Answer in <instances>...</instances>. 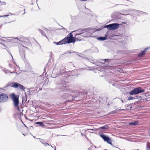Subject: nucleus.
Masks as SVG:
<instances>
[{
	"mask_svg": "<svg viewBox=\"0 0 150 150\" xmlns=\"http://www.w3.org/2000/svg\"><path fill=\"white\" fill-rule=\"evenodd\" d=\"M138 123V122L137 121H136L135 122L129 123V125H137Z\"/></svg>",
	"mask_w": 150,
	"mask_h": 150,
	"instance_id": "4468645a",
	"label": "nucleus"
},
{
	"mask_svg": "<svg viewBox=\"0 0 150 150\" xmlns=\"http://www.w3.org/2000/svg\"><path fill=\"white\" fill-rule=\"evenodd\" d=\"M110 60V59H105L104 60V62H105L107 61H109Z\"/></svg>",
	"mask_w": 150,
	"mask_h": 150,
	"instance_id": "a878e982",
	"label": "nucleus"
},
{
	"mask_svg": "<svg viewBox=\"0 0 150 150\" xmlns=\"http://www.w3.org/2000/svg\"><path fill=\"white\" fill-rule=\"evenodd\" d=\"M20 52L21 57L22 59H24L25 58L24 51V50H23L22 51H21V50H20Z\"/></svg>",
	"mask_w": 150,
	"mask_h": 150,
	"instance_id": "9b49d317",
	"label": "nucleus"
},
{
	"mask_svg": "<svg viewBox=\"0 0 150 150\" xmlns=\"http://www.w3.org/2000/svg\"><path fill=\"white\" fill-rule=\"evenodd\" d=\"M80 1H84V0H80Z\"/></svg>",
	"mask_w": 150,
	"mask_h": 150,
	"instance_id": "79ce46f5",
	"label": "nucleus"
},
{
	"mask_svg": "<svg viewBox=\"0 0 150 150\" xmlns=\"http://www.w3.org/2000/svg\"><path fill=\"white\" fill-rule=\"evenodd\" d=\"M145 90L141 87L134 88L129 92L130 95H137L144 92Z\"/></svg>",
	"mask_w": 150,
	"mask_h": 150,
	"instance_id": "7ed1b4c3",
	"label": "nucleus"
},
{
	"mask_svg": "<svg viewBox=\"0 0 150 150\" xmlns=\"http://www.w3.org/2000/svg\"><path fill=\"white\" fill-rule=\"evenodd\" d=\"M141 98V97L140 96H136V98L137 99L140 98Z\"/></svg>",
	"mask_w": 150,
	"mask_h": 150,
	"instance_id": "c756f323",
	"label": "nucleus"
},
{
	"mask_svg": "<svg viewBox=\"0 0 150 150\" xmlns=\"http://www.w3.org/2000/svg\"><path fill=\"white\" fill-rule=\"evenodd\" d=\"M150 144H147V145H146V147H147V149H149V150H150Z\"/></svg>",
	"mask_w": 150,
	"mask_h": 150,
	"instance_id": "b1692460",
	"label": "nucleus"
},
{
	"mask_svg": "<svg viewBox=\"0 0 150 150\" xmlns=\"http://www.w3.org/2000/svg\"><path fill=\"white\" fill-rule=\"evenodd\" d=\"M116 113V111H114L110 112L111 113Z\"/></svg>",
	"mask_w": 150,
	"mask_h": 150,
	"instance_id": "7c9ffc66",
	"label": "nucleus"
},
{
	"mask_svg": "<svg viewBox=\"0 0 150 150\" xmlns=\"http://www.w3.org/2000/svg\"><path fill=\"white\" fill-rule=\"evenodd\" d=\"M6 3L5 2H1L0 1V5H6Z\"/></svg>",
	"mask_w": 150,
	"mask_h": 150,
	"instance_id": "4be33fe9",
	"label": "nucleus"
},
{
	"mask_svg": "<svg viewBox=\"0 0 150 150\" xmlns=\"http://www.w3.org/2000/svg\"><path fill=\"white\" fill-rule=\"evenodd\" d=\"M94 147V146H91V147H90V149H93V148Z\"/></svg>",
	"mask_w": 150,
	"mask_h": 150,
	"instance_id": "2f4dec72",
	"label": "nucleus"
},
{
	"mask_svg": "<svg viewBox=\"0 0 150 150\" xmlns=\"http://www.w3.org/2000/svg\"><path fill=\"white\" fill-rule=\"evenodd\" d=\"M137 150H139V149H137Z\"/></svg>",
	"mask_w": 150,
	"mask_h": 150,
	"instance_id": "37998d69",
	"label": "nucleus"
},
{
	"mask_svg": "<svg viewBox=\"0 0 150 150\" xmlns=\"http://www.w3.org/2000/svg\"><path fill=\"white\" fill-rule=\"evenodd\" d=\"M43 144L45 146H47V145H49V144H47V143H43Z\"/></svg>",
	"mask_w": 150,
	"mask_h": 150,
	"instance_id": "cd10ccee",
	"label": "nucleus"
},
{
	"mask_svg": "<svg viewBox=\"0 0 150 150\" xmlns=\"http://www.w3.org/2000/svg\"><path fill=\"white\" fill-rule=\"evenodd\" d=\"M119 26V24L114 23L106 25L104 27V28H107L108 30H114L118 28Z\"/></svg>",
	"mask_w": 150,
	"mask_h": 150,
	"instance_id": "39448f33",
	"label": "nucleus"
},
{
	"mask_svg": "<svg viewBox=\"0 0 150 150\" xmlns=\"http://www.w3.org/2000/svg\"><path fill=\"white\" fill-rule=\"evenodd\" d=\"M11 96L13 100L14 106L16 107H18L19 103L18 96L13 93L11 94Z\"/></svg>",
	"mask_w": 150,
	"mask_h": 150,
	"instance_id": "20e7f679",
	"label": "nucleus"
},
{
	"mask_svg": "<svg viewBox=\"0 0 150 150\" xmlns=\"http://www.w3.org/2000/svg\"><path fill=\"white\" fill-rule=\"evenodd\" d=\"M61 82L60 84V85L61 88L64 90H67V88L66 85L67 83L65 81H63L61 80Z\"/></svg>",
	"mask_w": 150,
	"mask_h": 150,
	"instance_id": "1a4fd4ad",
	"label": "nucleus"
},
{
	"mask_svg": "<svg viewBox=\"0 0 150 150\" xmlns=\"http://www.w3.org/2000/svg\"><path fill=\"white\" fill-rule=\"evenodd\" d=\"M15 39L17 40V41L19 40L18 39V38H16Z\"/></svg>",
	"mask_w": 150,
	"mask_h": 150,
	"instance_id": "f704fd0d",
	"label": "nucleus"
},
{
	"mask_svg": "<svg viewBox=\"0 0 150 150\" xmlns=\"http://www.w3.org/2000/svg\"><path fill=\"white\" fill-rule=\"evenodd\" d=\"M67 38H66L64 39H63L62 40H61V41L62 42V45L64 44H66L67 43Z\"/></svg>",
	"mask_w": 150,
	"mask_h": 150,
	"instance_id": "2eb2a0df",
	"label": "nucleus"
},
{
	"mask_svg": "<svg viewBox=\"0 0 150 150\" xmlns=\"http://www.w3.org/2000/svg\"><path fill=\"white\" fill-rule=\"evenodd\" d=\"M79 36V38H79V39H81V40L82 39V38L83 37H82V36H80V35H79V36Z\"/></svg>",
	"mask_w": 150,
	"mask_h": 150,
	"instance_id": "c85d7f7f",
	"label": "nucleus"
},
{
	"mask_svg": "<svg viewBox=\"0 0 150 150\" xmlns=\"http://www.w3.org/2000/svg\"><path fill=\"white\" fill-rule=\"evenodd\" d=\"M24 13L23 14H24L25 13V9H24Z\"/></svg>",
	"mask_w": 150,
	"mask_h": 150,
	"instance_id": "c9c22d12",
	"label": "nucleus"
},
{
	"mask_svg": "<svg viewBox=\"0 0 150 150\" xmlns=\"http://www.w3.org/2000/svg\"><path fill=\"white\" fill-rule=\"evenodd\" d=\"M45 30H46V31H49V30H47V29H45Z\"/></svg>",
	"mask_w": 150,
	"mask_h": 150,
	"instance_id": "58836bf2",
	"label": "nucleus"
},
{
	"mask_svg": "<svg viewBox=\"0 0 150 150\" xmlns=\"http://www.w3.org/2000/svg\"><path fill=\"white\" fill-rule=\"evenodd\" d=\"M50 145V146H51L52 147V148H54V149H54V150H56V147L55 146H52L51 145Z\"/></svg>",
	"mask_w": 150,
	"mask_h": 150,
	"instance_id": "bb28decb",
	"label": "nucleus"
},
{
	"mask_svg": "<svg viewBox=\"0 0 150 150\" xmlns=\"http://www.w3.org/2000/svg\"><path fill=\"white\" fill-rule=\"evenodd\" d=\"M120 13V14H122V15H125L124 14H122L121 13Z\"/></svg>",
	"mask_w": 150,
	"mask_h": 150,
	"instance_id": "ea45409f",
	"label": "nucleus"
},
{
	"mask_svg": "<svg viewBox=\"0 0 150 150\" xmlns=\"http://www.w3.org/2000/svg\"><path fill=\"white\" fill-rule=\"evenodd\" d=\"M119 5H123V4H120Z\"/></svg>",
	"mask_w": 150,
	"mask_h": 150,
	"instance_id": "a19ab883",
	"label": "nucleus"
},
{
	"mask_svg": "<svg viewBox=\"0 0 150 150\" xmlns=\"http://www.w3.org/2000/svg\"><path fill=\"white\" fill-rule=\"evenodd\" d=\"M149 48H148V47H147V48H146L144 50H143V51L145 52V53L146 51L147 50H149Z\"/></svg>",
	"mask_w": 150,
	"mask_h": 150,
	"instance_id": "393cba45",
	"label": "nucleus"
},
{
	"mask_svg": "<svg viewBox=\"0 0 150 150\" xmlns=\"http://www.w3.org/2000/svg\"><path fill=\"white\" fill-rule=\"evenodd\" d=\"M8 98V96L5 94L0 95V102H4L6 101Z\"/></svg>",
	"mask_w": 150,
	"mask_h": 150,
	"instance_id": "6e6552de",
	"label": "nucleus"
},
{
	"mask_svg": "<svg viewBox=\"0 0 150 150\" xmlns=\"http://www.w3.org/2000/svg\"><path fill=\"white\" fill-rule=\"evenodd\" d=\"M109 128V126L108 125H105L104 126H103L101 127H100L99 128V130L101 129H107Z\"/></svg>",
	"mask_w": 150,
	"mask_h": 150,
	"instance_id": "f8f14e48",
	"label": "nucleus"
},
{
	"mask_svg": "<svg viewBox=\"0 0 150 150\" xmlns=\"http://www.w3.org/2000/svg\"><path fill=\"white\" fill-rule=\"evenodd\" d=\"M107 35H105V37H98L97 38V39L99 40H105L107 38Z\"/></svg>",
	"mask_w": 150,
	"mask_h": 150,
	"instance_id": "ddd939ff",
	"label": "nucleus"
},
{
	"mask_svg": "<svg viewBox=\"0 0 150 150\" xmlns=\"http://www.w3.org/2000/svg\"><path fill=\"white\" fill-rule=\"evenodd\" d=\"M36 124L40 125L41 126H44L45 125L42 122H37L36 123Z\"/></svg>",
	"mask_w": 150,
	"mask_h": 150,
	"instance_id": "a211bd4d",
	"label": "nucleus"
},
{
	"mask_svg": "<svg viewBox=\"0 0 150 150\" xmlns=\"http://www.w3.org/2000/svg\"><path fill=\"white\" fill-rule=\"evenodd\" d=\"M124 51H120V53H124Z\"/></svg>",
	"mask_w": 150,
	"mask_h": 150,
	"instance_id": "72a5a7b5",
	"label": "nucleus"
},
{
	"mask_svg": "<svg viewBox=\"0 0 150 150\" xmlns=\"http://www.w3.org/2000/svg\"><path fill=\"white\" fill-rule=\"evenodd\" d=\"M39 31H40V32L42 34L43 36H45L47 38V36H46V35L44 33H43V31L42 30H40V29H39Z\"/></svg>",
	"mask_w": 150,
	"mask_h": 150,
	"instance_id": "412c9836",
	"label": "nucleus"
},
{
	"mask_svg": "<svg viewBox=\"0 0 150 150\" xmlns=\"http://www.w3.org/2000/svg\"><path fill=\"white\" fill-rule=\"evenodd\" d=\"M53 43H54V44H55L56 45H62V42H61V41L59 42H53Z\"/></svg>",
	"mask_w": 150,
	"mask_h": 150,
	"instance_id": "6ab92c4d",
	"label": "nucleus"
},
{
	"mask_svg": "<svg viewBox=\"0 0 150 150\" xmlns=\"http://www.w3.org/2000/svg\"><path fill=\"white\" fill-rule=\"evenodd\" d=\"M6 86L7 87L11 86L15 88L18 87L20 89H22L23 91L25 88V87L21 84L15 82H9L6 84Z\"/></svg>",
	"mask_w": 150,
	"mask_h": 150,
	"instance_id": "f03ea898",
	"label": "nucleus"
},
{
	"mask_svg": "<svg viewBox=\"0 0 150 150\" xmlns=\"http://www.w3.org/2000/svg\"><path fill=\"white\" fill-rule=\"evenodd\" d=\"M8 15H4V16H0V17H6L8 16H9V15L10 14H11V15H13V14L11 13H8Z\"/></svg>",
	"mask_w": 150,
	"mask_h": 150,
	"instance_id": "aec40b11",
	"label": "nucleus"
},
{
	"mask_svg": "<svg viewBox=\"0 0 150 150\" xmlns=\"http://www.w3.org/2000/svg\"><path fill=\"white\" fill-rule=\"evenodd\" d=\"M132 96H129L128 97V100H132L135 99Z\"/></svg>",
	"mask_w": 150,
	"mask_h": 150,
	"instance_id": "5701e85b",
	"label": "nucleus"
},
{
	"mask_svg": "<svg viewBox=\"0 0 150 150\" xmlns=\"http://www.w3.org/2000/svg\"><path fill=\"white\" fill-rule=\"evenodd\" d=\"M88 28H84V29H79L78 30L74 31V32L76 33L75 35V38L77 39V40L81 41V39H79V36H78L80 35V36L82 37H87V35H86L85 34H87L88 32Z\"/></svg>",
	"mask_w": 150,
	"mask_h": 150,
	"instance_id": "f257e3e1",
	"label": "nucleus"
},
{
	"mask_svg": "<svg viewBox=\"0 0 150 150\" xmlns=\"http://www.w3.org/2000/svg\"><path fill=\"white\" fill-rule=\"evenodd\" d=\"M132 108V106H131L130 107V109H131Z\"/></svg>",
	"mask_w": 150,
	"mask_h": 150,
	"instance_id": "4c0bfd02",
	"label": "nucleus"
},
{
	"mask_svg": "<svg viewBox=\"0 0 150 150\" xmlns=\"http://www.w3.org/2000/svg\"><path fill=\"white\" fill-rule=\"evenodd\" d=\"M81 135L82 136H83L84 135V134L82 133H81Z\"/></svg>",
	"mask_w": 150,
	"mask_h": 150,
	"instance_id": "e433bc0d",
	"label": "nucleus"
},
{
	"mask_svg": "<svg viewBox=\"0 0 150 150\" xmlns=\"http://www.w3.org/2000/svg\"><path fill=\"white\" fill-rule=\"evenodd\" d=\"M121 101H122V103H124V101L123 99H122V98H121Z\"/></svg>",
	"mask_w": 150,
	"mask_h": 150,
	"instance_id": "473e14b6",
	"label": "nucleus"
},
{
	"mask_svg": "<svg viewBox=\"0 0 150 150\" xmlns=\"http://www.w3.org/2000/svg\"><path fill=\"white\" fill-rule=\"evenodd\" d=\"M136 11L137 13H138L139 15L141 14H147V13H144L142 11Z\"/></svg>",
	"mask_w": 150,
	"mask_h": 150,
	"instance_id": "f3484780",
	"label": "nucleus"
},
{
	"mask_svg": "<svg viewBox=\"0 0 150 150\" xmlns=\"http://www.w3.org/2000/svg\"><path fill=\"white\" fill-rule=\"evenodd\" d=\"M66 38L68 43L74 42H75V40L74 39L73 35L71 33H69Z\"/></svg>",
	"mask_w": 150,
	"mask_h": 150,
	"instance_id": "423d86ee",
	"label": "nucleus"
},
{
	"mask_svg": "<svg viewBox=\"0 0 150 150\" xmlns=\"http://www.w3.org/2000/svg\"><path fill=\"white\" fill-rule=\"evenodd\" d=\"M100 136L105 142H107L108 144H112L111 140L108 137L104 134H101Z\"/></svg>",
	"mask_w": 150,
	"mask_h": 150,
	"instance_id": "0eeeda50",
	"label": "nucleus"
},
{
	"mask_svg": "<svg viewBox=\"0 0 150 150\" xmlns=\"http://www.w3.org/2000/svg\"><path fill=\"white\" fill-rule=\"evenodd\" d=\"M145 53L143 51L138 54V56L140 57H142L145 54Z\"/></svg>",
	"mask_w": 150,
	"mask_h": 150,
	"instance_id": "dca6fc26",
	"label": "nucleus"
},
{
	"mask_svg": "<svg viewBox=\"0 0 150 150\" xmlns=\"http://www.w3.org/2000/svg\"><path fill=\"white\" fill-rule=\"evenodd\" d=\"M72 97V96L71 95H69L67 93H65V95H64L63 98L66 99H67L68 101H71V100L73 99L72 98L71 99Z\"/></svg>",
	"mask_w": 150,
	"mask_h": 150,
	"instance_id": "9d476101",
	"label": "nucleus"
}]
</instances>
